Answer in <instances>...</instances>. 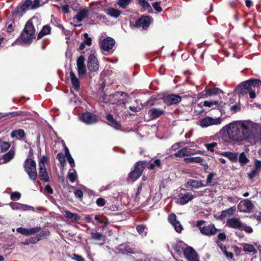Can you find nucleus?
<instances>
[{
    "instance_id": "5fc2aeb1",
    "label": "nucleus",
    "mask_w": 261,
    "mask_h": 261,
    "mask_svg": "<svg viewBox=\"0 0 261 261\" xmlns=\"http://www.w3.org/2000/svg\"><path fill=\"white\" fill-rule=\"evenodd\" d=\"M236 210V208L235 206H232L230 207L225 211H226V213L228 214V216H232L234 214V213L235 212Z\"/></svg>"
},
{
    "instance_id": "4d7b16f0",
    "label": "nucleus",
    "mask_w": 261,
    "mask_h": 261,
    "mask_svg": "<svg viewBox=\"0 0 261 261\" xmlns=\"http://www.w3.org/2000/svg\"><path fill=\"white\" fill-rule=\"evenodd\" d=\"M258 173V171L254 169L250 172L248 173V176L249 178L252 179Z\"/></svg>"
},
{
    "instance_id": "3c124183",
    "label": "nucleus",
    "mask_w": 261,
    "mask_h": 261,
    "mask_svg": "<svg viewBox=\"0 0 261 261\" xmlns=\"http://www.w3.org/2000/svg\"><path fill=\"white\" fill-rule=\"evenodd\" d=\"M84 37L85 38L84 42H85V44L86 45L89 46L92 44V39L91 38L89 37V35L87 33H85L84 34Z\"/></svg>"
},
{
    "instance_id": "c756f323",
    "label": "nucleus",
    "mask_w": 261,
    "mask_h": 261,
    "mask_svg": "<svg viewBox=\"0 0 261 261\" xmlns=\"http://www.w3.org/2000/svg\"><path fill=\"white\" fill-rule=\"evenodd\" d=\"M188 184L190 185V186L192 188H199L200 187H203L205 185H203L201 180H196L194 179H190L188 182Z\"/></svg>"
},
{
    "instance_id": "4468645a",
    "label": "nucleus",
    "mask_w": 261,
    "mask_h": 261,
    "mask_svg": "<svg viewBox=\"0 0 261 261\" xmlns=\"http://www.w3.org/2000/svg\"><path fill=\"white\" fill-rule=\"evenodd\" d=\"M80 119L81 121L87 124H92L97 122L96 116L89 112L83 113L80 117Z\"/></svg>"
},
{
    "instance_id": "a18cd8bd",
    "label": "nucleus",
    "mask_w": 261,
    "mask_h": 261,
    "mask_svg": "<svg viewBox=\"0 0 261 261\" xmlns=\"http://www.w3.org/2000/svg\"><path fill=\"white\" fill-rule=\"evenodd\" d=\"M68 177L69 180L71 182H74L76 180L77 178V175L76 174L75 170H74V172H69L68 174Z\"/></svg>"
},
{
    "instance_id": "0eeeda50",
    "label": "nucleus",
    "mask_w": 261,
    "mask_h": 261,
    "mask_svg": "<svg viewBox=\"0 0 261 261\" xmlns=\"http://www.w3.org/2000/svg\"><path fill=\"white\" fill-rule=\"evenodd\" d=\"M221 123V118L217 117L213 118L211 117H205L202 119L200 122V125L203 127H207L213 125L220 124Z\"/></svg>"
},
{
    "instance_id": "cd10ccee",
    "label": "nucleus",
    "mask_w": 261,
    "mask_h": 261,
    "mask_svg": "<svg viewBox=\"0 0 261 261\" xmlns=\"http://www.w3.org/2000/svg\"><path fill=\"white\" fill-rule=\"evenodd\" d=\"M65 217L72 221L77 222L80 219V217L78 214L67 210L65 212Z\"/></svg>"
},
{
    "instance_id": "4c0bfd02",
    "label": "nucleus",
    "mask_w": 261,
    "mask_h": 261,
    "mask_svg": "<svg viewBox=\"0 0 261 261\" xmlns=\"http://www.w3.org/2000/svg\"><path fill=\"white\" fill-rule=\"evenodd\" d=\"M50 32V28L47 25H45L42 29V30L40 31L39 34H38V38H40L42 36L45 35H47L49 34Z\"/></svg>"
},
{
    "instance_id": "423d86ee",
    "label": "nucleus",
    "mask_w": 261,
    "mask_h": 261,
    "mask_svg": "<svg viewBox=\"0 0 261 261\" xmlns=\"http://www.w3.org/2000/svg\"><path fill=\"white\" fill-rule=\"evenodd\" d=\"M184 255L188 261H199L198 253L192 247L188 246L185 248Z\"/></svg>"
},
{
    "instance_id": "ddd939ff",
    "label": "nucleus",
    "mask_w": 261,
    "mask_h": 261,
    "mask_svg": "<svg viewBox=\"0 0 261 261\" xmlns=\"http://www.w3.org/2000/svg\"><path fill=\"white\" fill-rule=\"evenodd\" d=\"M181 100V97L178 94H169L164 97V102L168 106L177 104Z\"/></svg>"
},
{
    "instance_id": "2f4dec72",
    "label": "nucleus",
    "mask_w": 261,
    "mask_h": 261,
    "mask_svg": "<svg viewBox=\"0 0 261 261\" xmlns=\"http://www.w3.org/2000/svg\"><path fill=\"white\" fill-rule=\"evenodd\" d=\"M15 152L13 149H11L8 152L3 155V158L4 160V163L10 162L14 156Z\"/></svg>"
},
{
    "instance_id": "de8ad7c7",
    "label": "nucleus",
    "mask_w": 261,
    "mask_h": 261,
    "mask_svg": "<svg viewBox=\"0 0 261 261\" xmlns=\"http://www.w3.org/2000/svg\"><path fill=\"white\" fill-rule=\"evenodd\" d=\"M168 220L170 223L173 224V223L176 222L177 221V217L175 214L172 213L168 216Z\"/></svg>"
},
{
    "instance_id": "ea45409f",
    "label": "nucleus",
    "mask_w": 261,
    "mask_h": 261,
    "mask_svg": "<svg viewBox=\"0 0 261 261\" xmlns=\"http://www.w3.org/2000/svg\"><path fill=\"white\" fill-rule=\"evenodd\" d=\"M244 207L246 208L247 211H248V212L251 211L254 207L253 204H252V202L249 199H245L244 200Z\"/></svg>"
},
{
    "instance_id": "2eb2a0df",
    "label": "nucleus",
    "mask_w": 261,
    "mask_h": 261,
    "mask_svg": "<svg viewBox=\"0 0 261 261\" xmlns=\"http://www.w3.org/2000/svg\"><path fill=\"white\" fill-rule=\"evenodd\" d=\"M200 230L202 234L206 236H213L215 235L218 229L216 228L214 224H210L207 226L200 227Z\"/></svg>"
},
{
    "instance_id": "39448f33",
    "label": "nucleus",
    "mask_w": 261,
    "mask_h": 261,
    "mask_svg": "<svg viewBox=\"0 0 261 261\" xmlns=\"http://www.w3.org/2000/svg\"><path fill=\"white\" fill-rule=\"evenodd\" d=\"M23 167L30 178L33 180H35L37 177V173L35 161L30 158L27 159L24 161Z\"/></svg>"
},
{
    "instance_id": "f03ea898",
    "label": "nucleus",
    "mask_w": 261,
    "mask_h": 261,
    "mask_svg": "<svg viewBox=\"0 0 261 261\" xmlns=\"http://www.w3.org/2000/svg\"><path fill=\"white\" fill-rule=\"evenodd\" d=\"M48 0H25L21 5L17 7L12 12L15 16H22L23 14L28 10H35L45 4L47 3Z\"/></svg>"
},
{
    "instance_id": "79ce46f5",
    "label": "nucleus",
    "mask_w": 261,
    "mask_h": 261,
    "mask_svg": "<svg viewBox=\"0 0 261 261\" xmlns=\"http://www.w3.org/2000/svg\"><path fill=\"white\" fill-rule=\"evenodd\" d=\"M132 0H119L118 1V6L122 8H125L132 2Z\"/></svg>"
},
{
    "instance_id": "f3484780",
    "label": "nucleus",
    "mask_w": 261,
    "mask_h": 261,
    "mask_svg": "<svg viewBox=\"0 0 261 261\" xmlns=\"http://www.w3.org/2000/svg\"><path fill=\"white\" fill-rule=\"evenodd\" d=\"M226 225L234 229H241L243 226V224L239 219L232 218L227 220Z\"/></svg>"
},
{
    "instance_id": "9d476101",
    "label": "nucleus",
    "mask_w": 261,
    "mask_h": 261,
    "mask_svg": "<svg viewBox=\"0 0 261 261\" xmlns=\"http://www.w3.org/2000/svg\"><path fill=\"white\" fill-rule=\"evenodd\" d=\"M88 68L91 73L96 72L99 69L98 60L93 55H91L88 57Z\"/></svg>"
},
{
    "instance_id": "e433bc0d",
    "label": "nucleus",
    "mask_w": 261,
    "mask_h": 261,
    "mask_svg": "<svg viewBox=\"0 0 261 261\" xmlns=\"http://www.w3.org/2000/svg\"><path fill=\"white\" fill-rule=\"evenodd\" d=\"M243 250L245 252H256V250L252 245L249 244H244L243 245Z\"/></svg>"
},
{
    "instance_id": "dca6fc26",
    "label": "nucleus",
    "mask_w": 261,
    "mask_h": 261,
    "mask_svg": "<svg viewBox=\"0 0 261 261\" xmlns=\"http://www.w3.org/2000/svg\"><path fill=\"white\" fill-rule=\"evenodd\" d=\"M9 205L13 210H19L21 211L32 210L34 211V207L33 206L27 204L11 202L10 203Z\"/></svg>"
},
{
    "instance_id": "09e8293b",
    "label": "nucleus",
    "mask_w": 261,
    "mask_h": 261,
    "mask_svg": "<svg viewBox=\"0 0 261 261\" xmlns=\"http://www.w3.org/2000/svg\"><path fill=\"white\" fill-rule=\"evenodd\" d=\"M21 197V194L18 192H14L11 194L10 198L12 200L19 199Z\"/></svg>"
},
{
    "instance_id": "a878e982",
    "label": "nucleus",
    "mask_w": 261,
    "mask_h": 261,
    "mask_svg": "<svg viewBox=\"0 0 261 261\" xmlns=\"http://www.w3.org/2000/svg\"><path fill=\"white\" fill-rule=\"evenodd\" d=\"M106 118L110 125L117 129L120 128L121 125L120 123L114 119L112 115L108 114L106 116Z\"/></svg>"
},
{
    "instance_id": "f8f14e48",
    "label": "nucleus",
    "mask_w": 261,
    "mask_h": 261,
    "mask_svg": "<svg viewBox=\"0 0 261 261\" xmlns=\"http://www.w3.org/2000/svg\"><path fill=\"white\" fill-rule=\"evenodd\" d=\"M41 228L40 227H36L31 228H25L20 227L17 228L16 231L17 232L21 233L24 236H28L32 234H35L40 231Z\"/></svg>"
},
{
    "instance_id": "69168bd1",
    "label": "nucleus",
    "mask_w": 261,
    "mask_h": 261,
    "mask_svg": "<svg viewBox=\"0 0 261 261\" xmlns=\"http://www.w3.org/2000/svg\"><path fill=\"white\" fill-rule=\"evenodd\" d=\"M44 234H39L36 237L32 238L31 240V242L35 243L41 239V237L43 236Z\"/></svg>"
},
{
    "instance_id": "58836bf2",
    "label": "nucleus",
    "mask_w": 261,
    "mask_h": 261,
    "mask_svg": "<svg viewBox=\"0 0 261 261\" xmlns=\"http://www.w3.org/2000/svg\"><path fill=\"white\" fill-rule=\"evenodd\" d=\"M222 92V91L221 89L217 88H210L207 89V93H208V96H212Z\"/></svg>"
},
{
    "instance_id": "052dcab7",
    "label": "nucleus",
    "mask_w": 261,
    "mask_h": 261,
    "mask_svg": "<svg viewBox=\"0 0 261 261\" xmlns=\"http://www.w3.org/2000/svg\"><path fill=\"white\" fill-rule=\"evenodd\" d=\"M226 238V236L224 232H220L218 235V240L219 241H224Z\"/></svg>"
},
{
    "instance_id": "5701e85b",
    "label": "nucleus",
    "mask_w": 261,
    "mask_h": 261,
    "mask_svg": "<svg viewBox=\"0 0 261 261\" xmlns=\"http://www.w3.org/2000/svg\"><path fill=\"white\" fill-rule=\"evenodd\" d=\"M180 197L179 199V203L181 205H184L192 200L194 196L192 193L188 192L185 194H180Z\"/></svg>"
},
{
    "instance_id": "a211bd4d",
    "label": "nucleus",
    "mask_w": 261,
    "mask_h": 261,
    "mask_svg": "<svg viewBox=\"0 0 261 261\" xmlns=\"http://www.w3.org/2000/svg\"><path fill=\"white\" fill-rule=\"evenodd\" d=\"M251 86L249 80L241 83L237 88V90L239 94L244 95L247 94V91L251 90Z\"/></svg>"
},
{
    "instance_id": "4be33fe9",
    "label": "nucleus",
    "mask_w": 261,
    "mask_h": 261,
    "mask_svg": "<svg viewBox=\"0 0 261 261\" xmlns=\"http://www.w3.org/2000/svg\"><path fill=\"white\" fill-rule=\"evenodd\" d=\"M69 76L73 88L75 91H79L80 88V83L79 79L72 70L70 72Z\"/></svg>"
},
{
    "instance_id": "0e129e2a",
    "label": "nucleus",
    "mask_w": 261,
    "mask_h": 261,
    "mask_svg": "<svg viewBox=\"0 0 261 261\" xmlns=\"http://www.w3.org/2000/svg\"><path fill=\"white\" fill-rule=\"evenodd\" d=\"M227 216H228V214L226 213V211L225 210H223L221 212V214L218 218V219L222 220Z\"/></svg>"
},
{
    "instance_id": "680f3d73",
    "label": "nucleus",
    "mask_w": 261,
    "mask_h": 261,
    "mask_svg": "<svg viewBox=\"0 0 261 261\" xmlns=\"http://www.w3.org/2000/svg\"><path fill=\"white\" fill-rule=\"evenodd\" d=\"M153 8L158 12H161L162 10V8L160 6V4L158 2H155L152 4Z\"/></svg>"
},
{
    "instance_id": "1a4fd4ad",
    "label": "nucleus",
    "mask_w": 261,
    "mask_h": 261,
    "mask_svg": "<svg viewBox=\"0 0 261 261\" xmlns=\"http://www.w3.org/2000/svg\"><path fill=\"white\" fill-rule=\"evenodd\" d=\"M115 44V41L111 37H108L101 40L100 42V46L101 49L105 51H110Z\"/></svg>"
},
{
    "instance_id": "c85d7f7f",
    "label": "nucleus",
    "mask_w": 261,
    "mask_h": 261,
    "mask_svg": "<svg viewBox=\"0 0 261 261\" xmlns=\"http://www.w3.org/2000/svg\"><path fill=\"white\" fill-rule=\"evenodd\" d=\"M89 11L87 9H84L81 10L75 16V18L78 21H81L84 18H85L88 15Z\"/></svg>"
},
{
    "instance_id": "aec40b11",
    "label": "nucleus",
    "mask_w": 261,
    "mask_h": 261,
    "mask_svg": "<svg viewBox=\"0 0 261 261\" xmlns=\"http://www.w3.org/2000/svg\"><path fill=\"white\" fill-rule=\"evenodd\" d=\"M184 161L187 164L197 163L200 164L203 166L208 167L206 161L202 158L199 156L186 158L184 159Z\"/></svg>"
},
{
    "instance_id": "864d4df0",
    "label": "nucleus",
    "mask_w": 261,
    "mask_h": 261,
    "mask_svg": "<svg viewBox=\"0 0 261 261\" xmlns=\"http://www.w3.org/2000/svg\"><path fill=\"white\" fill-rule=\"evenodd\" d=\"M74 195L76 198L82 199L83 196V192L81 189H76L75 188Z\"/></svg>"
},
{
    "instance_id": "13d9d810",
    "label": "nucleus",
    "mask_w": 261,
    "mask_h": 261,
    "mask_svg": "<svg viewBox=\"0 0 261 261\" xmlns=\"http://www.w3.org/2000/svg\"><path fill=\"white\" fill-rule=\"evenodd\" d=\"M244 230L246 232L250 233L253 232V229L251 227L247 226L246 225L243 224V227L241 228Z\"/></svg>"
},
{
    "instance_id": "bf43d9fd",
    "label": "nucleus",
    "mask_w": 261,
    "mask_h": 261,
    "mask_svg": "<svg viewBox=\"0 0 261 261\" xmlns=\"http://www.w3.org/2000/svg\"><path fill=\"white\" fill-rule=\"evenodd\" d=\"M145 228L146 227L143 225H137L136 227V229L140 234H143Z\"/></svg>"
},
{
    "instance_id": "9b49d317",
    "label": "nucleus",
    "mask_w": 261,
    "mask_h": 261,
    "mask_svg": "<svg viewBox=\"0 0 261 261\" xmlns=\"http://www.w3.org/2000/svg\"><path fill=\"white\" fill-rule=\"evenodd\" d=\"M85 59L83 56L79 57L76 61L77 70L80 77L84 76L86 73V68L85 65Z\"/></svg>"
},
{
    "instance_id": "37998d69",
    "label": "nucleus",
    "mask_w": 261,
    "mask_h": 261,
    "mask_svg": "<svg viewBox=\"0 0 261 261\" xmlns=\"http://www.w3.org/2000/svg\"><path fill=\"white\" fill-rule=\"evenodd\" d=\"M173 249L174 251L176 252L178 254H180L182 252H184V248L182 247L181 245L178 243L175 244L174 246H173Z\"/></svg>"
},
{
    "instance_id": "f257e3e1",
    "label": "nucleus",
    "mask_w": 261,
    "mask_h": 261,
    "mask_svg": "<svg viewBox=\"0 0 261 261\" xmlns=\"http://www.w3.org/2000/svg\"><path fill=\"white\" fill-rule=\"evenodd\" d=\"M227 135L216 139L211 143H205V147L228 146L234 143L244 141L251 145L261 143V130L256 123L249 120L233 121L227 126Z\"/></svg>"
},
{
    "instance_id": "c9c22d12",
    "label": "nucleus",
    "mask_w": 261,
    "mask_h": 261,
    "mask_svg": "<svg viewBox=\"0 0 261 261\" xmlns=\"http://www.w3.org/2000/svg\"><path fill=\"white\" fill-rule=\"evenodd\" d=\"M161 161L160 159H155L152 162L149 163L148 168L150 170H153L155 167H160Z\"/></svg>"
},
{
    "instance_id": "338daca9",
    "label": "nucleus",
    "mask_w": 261,
    "mask_h": 261,
    "mask_svg": "<svg viewBox=\"0 0 261 261\" xmlns=\"http://www.w3.org/2000/svg\"><path fill=\"white\" fill-rule=\"evenodd\" d=\"M216 243L217 244V245L219 246L222 251L224 253V251L225 250H226V246L223 245L220 241H216Z\"/></svg>"
},
{
    "instance_id": "c03bdc74",
    "label": "nucleus",
    "mask_w": 261,
    "mask_h": 261,
    "mask_svg": "<svg viewBox=\"0 0 261 261\" xmlns=\"http://www.w3.org/2000/svg\"><path fill=\"white\" fill-rule=\"evenodd\" d=\"M172 225L174 227L175 231L178 233L181 232L183 229V227L182 225L180 224L179 221H177L176 222L173 223V224Z\"/></svg>"
},
{
    "instance_id": "603ef678",
    "label": "nucleus",
    "mask_w": 261,
    "mask_h": 261,
    "mask_svg": "<svg viewBox=\"0 0 261 261\" xmlns=\"http://www.w3.org/2000/svg\"><path fill=\"white\" fill-rule=\"evenodd\" d=\"M96 203L98 206L102 207L106 204V200L102 197L98 198L96 201Z\"/></svg>"
},
{
    "instance_id": "b1692460",
    "label": "nucleus",
    "mask_w": 261,
    "mask_h": 261,
    "mask_svg": "<svg viewBox=\"0 0 261 261\" xmlns=\"http://www.w3.org/2000/svg\"><path fill=\"white\" fill-rule=\"evenodd\" d=\"M225 105V103L222 102H218V101H204L203 102V106L204 107L212 108V109L223 108Z\"/></svg>"
},
{
    "instance_id": "f704fd0d",
    "label": "nucleus",
    "mask_w": 261,
    "mask_h": 261,
    "mask_svg": "<svg viewBox=\"0 0 261 261\" xmlns=\"http://www.w3.org/2000/svg\"><path fill=\"white\" fill-rule=\"evenodd\" d=\"M91 234V239L94 240L101 241L104 238L103 235L97 231H92Z\"/></svg>"
},
{
    "instance_id": "473e14b6",
    "label": "nucleus",
    "mask_w": 261,
    "mask_h": 261,
    "mask_svg": "<svg viewBox=\"0 0 261 261\" xmlns=\"http://www.w3.org/2000/svg\"><path fill=\"white\" fill-rule=\"evenodd\" d=\"M11 136L12 138L19 137L22 138L24 137L25 133L22 129H16L12 132Z\"/></svg>"
},
{
    "instance_id": "6ab92c4d",
    "label": "nucleus",
    "mask_w": 261,
    "mask_h": 261,
    "mask_svg": "<svg viewBox=\"0 0 261 261\" xmlns=\"http://www.w3.org/2000/svg\"><path fill=\"white\" fill-rule=\"evenodd\" d=\"M150 23V19L148 16H143L140 18L136 22L137 28H142L145 29L149 27Z\"/></svg>"
},
{
    "instance_id": "49530a36",
    "label": "nucleus",
    "mask_w": 261,
    "mask_h": 261,
    "mask_svg": "<svg viewBox=\"0 0 261 261\" xmlns=\"http://www.w3.org/2000/svg\"><path fill=\"white\" fill-rule=\"evenodd\" d=\"M249 83L252 87H259L261 85V81L259 80H249Z\"/></svg>"
},
{
    "instance_id": "20e7f679",
    "label": "nucleus",
    "mask_w": 261,
    "mask_h": 261,
    "mask_svg": "<svg viewBox=\"0 0 261 261\" xmlns=\"http://www.w3.org/2000/svg\"><path fill=\"white\" fill-rule=\"evenodd\" d=\"M35 28L31 20L28 21L21 36L22 40L26 44H30L34 38Z\"/></svg>"
},
{
    "instance_id": "8fccbe9b",
    "label": "nucleus",
    "mask_w": 261,
    "mask_h": 261,
    "mask_svg": "<svg viewBox=\"0 0 261 261\" xmlns=\"http://www.w3.org/2000/svg\"><path fill=\"white\" fill-rule=\"evenodd\" d=\"M216 174L215 173H210L206 179V184L205 185L206 186H209L212 185V180L213 178V177L215 176Z\"/></svg>"
},
{
    "instance_id": "72a5a7b5",
    "label": "nucleus",
    "mask_w": 261,
    "mask_h": 261,
    "mask_svg": "<svg viewBox=\"0 0 261 261\" xmlns=\"http://www.w3.org/2000/svg\"><path fill=\"white\" fill-rule=\"evenodd\" d=\"M120 11L114 8H110L108 10L107 14L110 16L114 17L117 18L120 15Z\"/></svg>"
},
{
    "instance_id": "a19ab883",
    "label": "nucleus",
    "mask_w": 261,
    "mask_h": 261,
    "mask_svg": "<svg viewBox=\"0 0 261 261\" xmlns=\"http://www.w3.org/2000/svg\"><path fill=\"white\" fill-rule=\"evenodd\" d=\"M139 4L144 8L148 10L149 11L151 10V7L146 0H138Z\"/></svg>"
},
{
    "instance_id": "6e6d98bb",
    "label": "nucleus",
    "mask_w": 261,
    "mask_h": 261,
    "mask_svg": "<svg viewBox=\"0 0 261 261\" xmlns=\"http://www.w3.org/2000/svg\"><path fill=\"white\" fill-rule=\"evenodd\" d=\"M71 258L73 260H75L76 261H85V258L83 257L82 256L76 254H73L72 255V257Z\"/></svg>"
},
{
    "instance_id": "412c9836",
    "label": "nucleus",
    "mask_w": 261,
    "mask_h": 261,
    "mask_svg": "<svg viewBox=\"0 0 261 261\" xmlns=\"http://www.w3.org/2000/svg\"><path fill=\"white\" fill-rule=\"evenodd\" d=\"M200 151H198L197 153H199ZM196 152H194L192 150H189L188 148H181V149L174 153V155L176 157L181 158L185 156H190L194 154Z\"/></svg>"
},
{
    "instance_id": "393cba45",
    "label": "nucleus",
    "mask_w": 261,
    "mask_h": 261,
    "mask_svg": "<svg viewBox=\"0 0 261 261\" xmlns=\"http://www.w3.org/2000/svg\"><path fill=\"white\" fill-rule=\"evenodd\" d=\"M164 113V110L157 108H152L148 111V114L151 119L158 118Z\"/></svg>"
},
{
    "instance_id": "6e6552de",
    "label": "nucleus",
    "mask_w": 261,
    "mask_h": 261,
    "mask_svg": "<svg viewBox=\"0 0 261 261\" xmlns=\"http://www.w3.org/2000/svg\"><path fill=\"white\" fill-rule=\"evenodd\" d=\"M45 160V158L43 156L39 163V176L41 180L46 182L49 181V178L44 163Z\"/></svg>"
},
{
    "instance_id": "774afa93",
    "label": "nucleus",
    "mask_w": 261,
    "mask_h": 261,
    "mask_svg": "<svg viewBox=\"0 0 261 261\" xmlns=\"http://www.w3.org/2000/svg\"><path fill=\"white\" fill-rule=\"evenodd\" d=\"M255 169L258 170L261 168V161L259 160H256L255 161Z\"/></svg>"
},
{
    "instance_id": "e2e57ef3",
    "label": "nucleus",
    "mask_w": 261,
    "mask_h": 261,
    "mask_svg": "<svg viewBox=\"0 0 261 261\" xmlns=\"http://www.w3.org/2000/svg\"><path fill=\"white\" fill-rule=\"evenodd\" d=\"M58 159L61 165L63 166L65 164L66 161L64 159V157L62 155L61 153L58 154Z\"/></svg>"
},
{
    "instance_id": "bb28decb",
    "label": "nucleus",
    "mask_w": 261,
    "mask_h": 261,
    "mask_svg": "<svg viewBox=\"0 0 261 261\" xmlns=\"http://www.w3.org/2000/svg\"><path fill=\"white\" fill-rule=\"evenodd\" d=\"M221 154L228 158L232 162L236 163L238 161L239 153L237 152L225 151L222 152Z\"/></svg>"
},
{
    "instance_id": "7c9ffc66",
    "label": "nucleus",
    "mask_w": 261,
    "mask_h": 261,
    "mask_svg": "<svg viewBox=\"0 0 261 261\" xmlns=\"http://www.w3.org/2000/svg\"><path fill=\"white\" fill-rule=\"evenodd\" d=\"M238 160L241 166L245 165L249 162V160L247 158L246 155L244 152H242L240 154L239 158H238Z\"/></svg>"
},
{
    "instance_id": "7ed1b4c3",
    "label": "nucleus",
    "mask_w": 261,
    "mask_h": 261,
    "mask_svg": "<svg viewBox=\"0 0 261 261\" xmlns=\"http://www.w3.org/2000/svg\"><path fill=\"white\" fill-rule=\"evenodd\" d=\"M147 164L148 162L146 161L137 162L135 164L134 169L129 172L128 177L133 181H135L138 179L142 175Z\"/></svg>"
}]
</instances>
